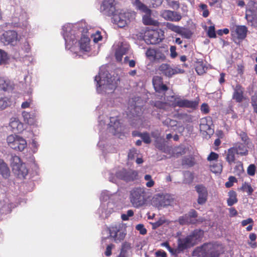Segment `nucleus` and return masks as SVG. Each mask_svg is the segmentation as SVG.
<instances>
[{
  "mask_svg": "<svg viewBox=\"0 0 257 257\" xmlns=\"http://www.w3.org/2000/svg\"><path fill=\"white\" fill-rule=\"evenodd\" d=\"M109 232L108 238L112 239L115 243H119L124 239L126 233L120 223L113 224L107 228Z\"/></svg>",
  "mask_w": 257,
  "mask_h": 257,
  "instance_id": "423d86ee",
  "label": "nucleus"
},
{
  "mask_svg": "<svg viewBox=\"0 0 257 257\" xmlns=\"http://www.w3.org/2000/svg\"><path fill=\"white\" fill-rule=\"evenodd\" d=\"M250 147V146L239 142L234 143L233 146L227 150L225 158L226 162L229 165L234 163L235 161V155L240 156H246L248 154V149Z\"/></svg>",
  "mask_w": 257,
  "mask_h": 257,
  "instance_id": "20e7f679",
  "label": "nucleus"
},
{
  "mask_svg": "<svg viewBox=\"0 0 257 257\" xmlns=\"http://www.w3.org/2000/svg\"><path fill=\"white\" fill-rule=\"evenodd\" d=\"M219 155L215 153L214 152H211L209 155L208 156L207 158V161L209 162H212V161H218V159L219 158Z\"/></svg>",
  "mask_w": 257,
  "mask_h": 257,
  "instance_id": "49530a36",
  "label": "nucleus"
},
{
  "mask_svg": "<svg viewBox=\"0 0 257 257\" xmlns=\"http://www.w3.org/2000/svg\"><path fill=\"white\" fill-rule=\"evenodd\" d=\"M152 82L154 88L155 89L163 82V78L162 77L159 76H155L153 78Z\"/></svg>",
  "mask_w": 257,
  "mask_h": 257,
  "instance_id": "c03bdc74",
  "label": "nucleus"
},
{
  "mask_svg": "<svg viewBox=\"0 0 257 257\" xmlns=\"http://www.w3.org/2000/svg\"><path fill=\"white\" fill-rule=\"evenodd\" d=\"M145 38L147 43L157 44L164 39V32L161 29L149 30L146 31Z\"/></svg>",
  "mask_w": 257,
  "mask_h": 257,
  "instance_id": "6e6552de",
  "label": "nucleus"
},
{
  "mask_svg": "<svg viewBox=\"0 0 257 257\" xmlns=\"http://www.w3.org/2000/svg\"><path fill=\"white\" fill-rule=\"evenodd\" d=\"M133 135L134 136H138L141 137L143 142L147 144H149L151 142V139L150 138V136L148 133H135L134 132L133 133Z\"/></svg>",
  "mask_w": 257,
  "mask_h": 257,
  "instance_id": "473e14b6",
  "label": "nucleus"
},
{
  "mask_svg": "<svg viewBox=\"0 0 257 257\" xmlns=\"http://www.w3.org/2000/svg\"><path fill=\"white\" fill-rule=\"evenodd\" d=\"M199 127L201 132L205 133L208 135L213 132V130L211 128L210 125L207 123V119L206 118L201 119Z\"/></svg>",
  "mask_w": 257,
  "mask_h": 257,
  "instance_id": "393cba45",
  "label": "nucleus"
},
{
  "mask_svg": "<svg viewBox=\"0 0 257 257\" xmlns=\"http://www.w3.org/2000/svg\"><path fill=\"white\" fill-rule=\"evenodd\" d=\"M200 110L203 114H207L209 112L210 109L207 103H203L201 105Z\"/></svg>",
  "mask_w": 257,
  "mask_h": 257,
  "instance_id": "4d7b16f0",
  "label": "nucleus"
},
{
  "mask_svg": "<svg viewBox=\"0 0 257 257\" xmlns=\"http://www.w3.org/2000/svg\"><path fill=\"white\" fill-rule=\"evenodd\" d=\"M144 179L146 181H148L146 184V185L147 187L151 188L154 185L155 182L152 179V176L150 175H146L144 177Z\"/></svg>",
  "mask_w": 257,
  "mask_h": 257,
  "instance_id": "a18cd8bd",
  "label": "nucleus"
},
{
  "mask_svg": "<svg viewBox=\"0 0 257 257\" xmlns=\"http://www.w3.org/2000/svg\"><path fill=\"white\" fill-rule=\"evenodd\" d=\"M204 232L201 229H195L189 235L184 238L178 239V249L182 251L198 243L203 236Z\"/></svg>",
  "mask_w": 257,
  "mask_h": 257,
  "instance_id": "f03ea898",
  "label": "nucleus"
},
{
  "mask_svg": "<svg viewBox=\"0 0 257 257\" xmlns=\"http://www.w3.org/2000/svg\"><path fill=\"white\" fill-rule=\"evenodd\" d=\"M177 34L180 35L183 38L187 39H190L193 34L189 29L181 27H180Z\"/></svg>",
  "mask_w": 257,
  "mask_h": 257,
  "instance_id": "2f4dec72",
  "label": "nucleus"
},
{
  "mask_svg": "<svg viewBox=\"0 0 257 257\" xmlns=\"http://www.w3.org/2000/svg\"><path fill=\"white\" fill-rule=\"evenodd\" d=\"M232 99L236 102H241L244 99L243 88L239 84L235 86L232 95Z\"/></svg>",
  "mask_w": 257,
  "mask_h": 257,
  "instance_id": "412c9836",
  "label": "nucleus"
},
{
  "mask_svg": "<svg viewBox=\"0 0 257 257\" xmlns=\"http://www.w3.org/2000/svg\"><path fill=\"white\" fill-rule=\"evenodd\" d=\"M130 46L129 44L126 42H122L119 45L117 50L122 53V54H125L127 53Z\"/></svg>",
  "mask_w": 257,
  "mask_h": 257,
  "instance_id": "58836bf2",
  "label": "nucleus"
},
{
  "mask_svg": "<svg viewBox=\"0 0 257 257\" xmlns=\"http://www.w3.org/2000/svg\"><path fill=\"white\" fill-rule=\"evenodd\" d=\"M157 257H167V253L163 250H159L155 253Z\"/></svg>",
  "mask_w": 257,
  "mask_h": 257,
  "instance_id": "774afa93",
  "label": "nucleus"
},
{
  "mask_svg": "<svg viewBox=\"0 0 257 257\" xmlns=\"http://www.w3.org/2000/svg\"><path fill=\"white\" fill-rule=\"evenodd\" d=\"M168 87L166 85L163 84V82L159 85L157 87H156L155 89L156 91L160 92L161 91H166L168 90Z\"/></svg>",
  "mask_w": 257,
  "mask_h": 257,
  "instance_id": "6e6d98bb",
  "label": "nucleus"
},
{
  "mask_svg": "<svg viewBox=\"0 0 257 257\" xmlns=\"http://www.w3.org/2000/svg\"><path fill=\"white\" fill-rule=\"evenodd\" d=\"M161 16L165 20L172 22H179L182 19V16L175 11L163 10L161 12Z\"/></svg>",
  "mask_w": 257,
  "mask_h": 257,
  "instance_id": "f3484780",
  "label": "nucleus"
},
{
  "mask_svg": "<svg viewBox=\"0 0 257 257\" xmlns=\"http://www.w3.org/2000/svg\"><path fill=\"white\" fill-rule=\"evenodd\" d=\"M116 178L126 182L134 181L137 179L138 173L137 171L132 169H122L115 174Z\"/></svg>",
  "mask_w": 257,
  "mask_h": 257,
  "instance_id": "ddd939ff",
  "label": "nucleus"
},
{
  "mask_svg": "<svg viewBox=\"0 0 257 257\" xmlns=\"http://www.w3.org/2000/svg\"><path fill=\"white\" fill-rule=\"evenodd\" d=\"M11 167L13 173L19 178L24 179L28 174L26 164L22 163L20 158L16 155L12 157Z\"/></svg>",
  "mask_w": 257,
  "mask_h": 257,
  "instance_id": "39448f33",
  "label": "nucleus"
},
{
  "mask_svg": "<svg viewBox=\"0 0 257 257\" xmlns=\"http://www.w3.org/2000/svg\"><path fill=\"white\" fill-rule=\"evenodd\" d=\"M9 60L8 53L4 50L0 49V64H6Z\"/></svg>",
  "mask_w": 257,
  "mask_h": 257,
  "instance_id": "ea45409f",
  "label": "nucleus"
},
{
  "mask_svg": "<svg viewBox=\"0 0 257 257\" xmlns=\"http://www.w3.org/2000/svg\"><path fill=\"white\" fill-rule=\"evenodd\" d=\"M154 106L159 109H166L169 106V104L166 102H163L161 101H155L153 102Z\"/></svg>",
  "mask_w": 257,
  "mask_h": 257,
  "instance_id": "4c0bfd02",
  "label": "nucleus"
},
{
  "mask_svg": "<svg viewBox=\"0 0 257 257\" xmlns=\"http://www.w3.org/2000/svg\"><path fill=\"white\" fill-rule=\"evenodd\" d=\"M93 41L95 43H97L102 40V37L101 35V33L97 31L93 35Z\"/></svg>",
  "mask_w": 257,
  "mask_h": 257,
  "instance_id": "680f3d73",
  "label": "nucleus"
},
{
  "mask_svg": "<svg viewBox=\"0 0 257 257\" xmlns=\"http://www.w3.org/2000/svg\"><path fill=\"white\" fill-rule=\"evenodd\" d=\"M164 223H165V221L164 220L159 219L157 221H156L152 224L153 228L154 229L157 228L159 227V226H161Z\"/></svg>",
  "mask_w": 257,
  "mask_h": 257,
  "instance_id": "69168bd1",
  "label": "nucleus"
},
{
  "mask_svg": "<svg viewBox=\"0 0 257 257\" xmlns=\"http://www.w3.org/2000/svg\"><path fill=\"white\" fill-rule=\"evenodd\" d=\"M240 190H241L243 192H246L248 195H251L253 192V189L251 187V185L246 182H244L242 184L240 188Z\"/></svg>",
  "mask_w": 257,
  "mask_h": 257,
  "instance_id": "e433bc0d",
  "label": "nucleus"
},
{
  "mask_svg": "<svg viewBox=\"0 0 257 257\" xmlns=\"http://www.w3.org/2000/svg\"><path fill=\"white\" fill-rule=\"evenodd\" d=\"M198 213L194 209H191L188 213L179 217L178 221L180 225L194 224L197 222Z\"/></svg>",
  "mask_w": 257,
  "mask_h": 257,
  "instance_id": "2eb2a0df",
  "label": "nucleus"
},
{
  "mask_svg": "<svg viewBox=\"0 0 257 257\" xmlns=\"http://www.w3.org/2000/svg\"><path fill=\"white\" fill-rule=\"evenodd\" d=\"M7 141L8 146L16 151H22L27 147L26 140L17 135H9L7 137Z\"/></svg>",
  "mask_w": 257,
  "mask_h": 257,
  "instance_id": "9b49d317",
  "label": "nucleus"
},
{
  "mask_svg": "<svg viewBox=\"0 0 257 257\" xmlns=\"http://www.w3.org/2000/svg\"><path fill=\"white\" fill-rule=\"evenodd\" d=\"M133 4L138 10H139L143 13L149 11L150 10L147 6L142 3L140 0H133Z\"/></svg>",
  "mask_w": 257,
  "mask_h": 257,
  "instance_id": "72a5a7b5",
  "label": "nucleus"
},
{
  "mask_svg": "<svg viewBox=\"0 0 257 257\" xmlns=\"http://www.w3.org/2000/svg\"><path fill=\"white\" fill-rule=\"evenodd\" d=\"M207 35L210 38H215L216 37L214 26H211L209 27Z\"/></svg>",
  "mask_w": 257,
  "mask_h": 257,
  "instance_id": "8fccbe9b",
  "label": "nucleus"
},
{
  "mask_svg": "<svg viewBox=\"0 0 257 257\" xmlns=\"http://www.w3.org/2000/svg\"><path fill=\"white\" fill-rule=\"evenodd\" d=\"M63 38L65 39V43L66 44V47H68V44H74L76 43L77 40L75 38L74 36L73 37H72L71 36H70L69 33L67 32V28L65 27H64L63 28Z\"/></svg>",
  "mask_w": 257,
  "mask_h": 257,
  "instance_id": "bb28decb",
  "label": "nucleus"
},
{
  "mask_svg": "<svg viewBox=\"0 0 257 257\" xmlns=\"http://www.w3.org/2000/svg\"><path fill=\"white\" fill-rule=\"evenodd\" d=\"M10 103V100L7 97L0 98V109L3 110L8 107Z\"/></svg>",
  "mask_w": 257,
  "mask_h": 257,
  "instance_id": "a19ab883",
  "label": "nucleus"
},
{
  "mask_svg": "<svg viewBox=\"0 0 257 257\" xmlns=\"http://www.w3.org/2000/svg\"><path fill=\"white\" fill-rule=\"evenodd\" d=\"M167 51L161 48L156 49L149 48L146 52V55L152 62L159 63L166 60Z\"/></svg>",
  "mask_w": 257,
  "mask_h": 257,
  "instance_id": "1a4fd4ad",
  "label": "nucleus"
},
{
  "mask_svg": "<svg viewBox=\"0 0 257 257\" xmlns=\"http://www.w3.org/2000/svg\"><path fill=\"white\" fill-rule=\"evenodd\" d=\"M110 126L113 128L116 133H119L121 131L120 123L117 120L114 122L113 125L111 124Z\"/></svg>",
  "mask_w": 257,
  "mask_h": 257,
  "instance_id": "052dcab7",
  "label": "nucleus"
},
{
  "mask_svg": "<svg viewBox=\"0 0 257 257\" xmlns=\"http://www.w3.org/2000/svg\"><path fill=\"white\" fill-rule=\"evenodd\" d=\"M237 179L234 176H230L228 178V181L225 184V186L226 188H230L233 185V183L236 182Z\"/></svg>",
  "mask_w": 257,
  "mask_h": 257,
  "instance_id": "3c124183",
  "label": "nucleus"
},
{
  "mask_svg": "<svg viewBox=\"0 0 257 257\" xmlns=\"http://www.w3.org/2000/svg\"><path fill=\"white\" fill-rule=\"evenodd\" d=\"M228 198L227 200V203L228 206H231L238 201L237 194L235 191L230 190L228 192Z\"/></svg>",
  "mask_w": 257,
  "mask_h": 257,
  "instance_id": "7c9ffc66",
  "label": "nucleus"
},
{
  "mask_svg": "<svg viewBox=\"0 0 257 257\" xmlns=\"http://www.w3.org/2000/svg\"><path fill=\"white\" fill-rule=\"evenodd\" d=\"M10 126L15 133H19L24 130L23 124L17 118H12Z\"/></svg>",
  "mask_w": 257,
  "mask_h": 257,
  "instance_id": "4be33fe9",
  "label": "nucleus"
},
{
  "mask_svg": "<svg viewBox=\"0 0 257 257\" xmlns=\"http://www.w3.org/2000/svg\"><path fill=\"white\" fill-rule=\"evenodd\" d=\"M0 40L5 45L15 46L18 40V33L14 30L5 31L1 36Z\"/></svg>",
  "mask_w": 257,
  "mask_h": 257,
  "instance_id": "4468645a",
  "label": "nucleus"
},
{
  "mask_svg": "<svg viewBox=\"0 0 257 257\" xmlns=\"http://www.w3.org/2000/svg\"><path fill=\"white\" fill-rule=\"evenodd\" d=\"M131 14L128 12H120L112 16V22L119 28H123L131 22Z\"/></svg>",
  "mask_w": 257,
  "mask_h": 257,
  "instance_id": "f8f14e48",
  "label": "nucleus"
},
{
  "mask_svg": "<svg viewBox=\"0 0 257 257\" xmlns=\"http://www.w3.org/2000/svg\"><path fill=\"white\" fill-rule=\"evenodd\" d=\"M200 102L199 97L194 100H189L182 98L180 96H174V100L172 104L174 107L178 106L181 108H186L192 111L197 109Z\"/></svg>",
  "mask_w": 257,
  "mask_h": 257,
  "instance_id": "0eeeda50",
  "label": "nucleus"
},
{
  "mask_svg": "<svg viewBox=\"0 0 257 257\" xmlns=\"http://www.w3.org/2000/svg\"><path fill=\"white\" fill-rule=\"evenodd\" d=\"M134 212L133 210H128L127 211L126 214H121V219L124 220L126 221L128 220L130 217H132L134 215Z\"/></svg>",
  "mask_w": 257,
  "mask_h": 257,
  "instance_id": "603ef678",
  "label": "nucleus"
},
{
  "mask_svg": "<svg viewBox=\"0 0 257 257\" xmlns=\"http://www.w3.org/2000/svg\"><path fill=\"white\" fill-rule=\"evenodd\" d=\"M249 238L251 242H248V243L252 248H255L257 246L256 243L254 241L256 238V235L254 233H251L249 235Z\"/></svg>",
  "mask_w": 257,
  "mask_h": 257,
  "instance_id": "37998d69",
  "label": "nucleus"
},
{
  "mask_svg": "<svg viewBox=\"0 0 257 257\" xmlns=\"http://www.w3.org/2000/svg\"><path fill=\"white\" fill-rule=\"evenodd\" d=\"M90 39L88 36L85 35H82L79 41V46L80 50L83 52H88L91 50L90 45Z\"/></svg>",
  "mask_w": 257,
  "mask_h": 257,
  "instance_id": "aec40b11",
  "label": "nucleus"
},
{
  "mask_svg": "<svg viewBox=\"0 0 257 257\" xmlns=\"http://www.w3.org/2000/svg\"><path fill=\"white\" fill-rule=\"evenodd\" d=\"M160 75L165 76L168 78H171L174 75L178 74L184 73L185 71L183 69L177 67H172L170 64L164 63L160 65L157 70Z\"/></svg>",
  "mask_w": 257,
  "mask_h": 257,
  "instance_id": "9d476101",
  "label": "nucleus"
},
{
  "mask_svg": "<svg viewBox=\"0 0 257 257\" xmlns=\"http://www.w3.org/2000/svg\"><path fill=\"white\" fill-rule=\"evenodd\" d=\"M168 87L166 85L163 84V82L159 85L157 87H156L155 89L156 91L160 92L161 91H166L168 90Z\"/></svg>",
  "mask_w": 257,
  "mask_h": 257,
  "instance_id": "5fc2aeb1",
  "label": "nucleus"
},
{
  "mask_svg": "<svg viewBox=\"0 0 257 257\" xmlns=\"http://www.w3.org/2000/svg\"><path fill=\"white\" fill-rule=\"evenodd\" d=\"M129 200L135 208H140L146 204L148 200L146 189L137 187L132 188L129 192Z\"/></svg>",
  "mask_w": 257,
  "mask_h": 257,
  "instance_id": "7ed1b4c3",
  "label": "nucleus"
},
{
  "mask_svg": "<svg viewBox=\"0 0 257 257\" xmlns=\"http://www.w3.org/2000/svg\"><path fill=\"white\" fill-rule=\"evenodd\" d=\"M124 54H122V53L120 52L118 50H116L115 54V58L118 61H121L122 60V56Z\"/></svg>",
  "mask_w": 257,
  "mask_h": 257,
  "instance_id": "338daca9",
  "label": "nucleus"
},
{
  "mask_svg": "<svg viewBox=\"0 0 257 257\" xmlns=\"http://www.w3.org/2000/svg\"><path fill=\"white\" fill-rule=\"evenodd\" d=\"M166 27L173 32L178 33L180 27L179 26L175 25L174 24L170 23H167L166 24Z\"/></svg>",
  "mask_w": 257,
  "mask_h": 257,
  "instance_id": "de8ad7c7",
  "label": "nucleus"
},
{
  "mask_svg": "<svg viewBox=\"0 0 257 257\" xmlns=\"http://www.w3.org/2000/svg\"><path fill=\"white\" fill-rule=\"evenodd\" d=\"M247 174L250 176H253L255 173V166L254 164H250L247 169Z\"/></svg>",
  "mask_w": 257,
  "mask_h": 257,
  "instance_id": "13d9d810",
  "label": "nucleus"
},
{
  "mask_svg": "<svg viewBox=\"0 0 257 257\" xmlns=\"http://www.w3.org/2000/svg\"><path fill=\"white\" fill-rule=\"evenodd\" d=\"M251 100L254 112L257 113V97H252Z\"/></svg>",
  "mask_w": 257,
  "mask_h": 257,
  "instance_id": "0e129e2a",
  "label": "nucleus"
},
{
  "mask_svg": "<svg viewBox=\"0 0 257 257\" xmlns=\"http://www.w3.org/2000/svg\"><path fill=\"white\" fill-rule=\"evenodd\" d=\"M114 247L113 244H110L106 247V250L105 251L104 254L106 256H109L111 255V250Z\"/></svg>",
  "mask_w": 257,
  "mask_h": 257,
  "instance_id": "e2e57ef3",
  "label": "nucleus"
},
{
  "mask_svg": "<svg viewBox=\"0 0 257 257\" xmlns=\"http://www.w3.org/2000/svg\"><path fill=\"white\" fill-rule=\"evenodd\" d=\"M182 163L183 165H187L189 167L194 166L195 162L194 159L192 157H185L183 160Z\"/></svg>",
  "mask_w": 257,
  "mask_h": 257,
  "instance_id": "09e8293b",
  "label": "nucleus"
},
{
  "mask_svg": "<svg viewBox=\"0 0 257 257\" xmlns=\"http://www.w3.org/2000/svg\"><path fill=\"white\" fill-rule=\"evenodd\" d=\"M95 80L97 82L96 86L97 91H99L101 87H102V89H104L105 91H107L108 89H110L111 90L114 89V86L112 84L103 83V80H101L99 75H97L95 77Z\"/></svg>",
  "mask_w": 257,
  "mask_h": 257,
  "instance_id": "b1692460",
  "label": "nucleus"
},
{
  "mask_svg": "<svg viewBox=\"0 0 257 257\" xmlns=\"http://www.w3.org/2000/svg\"><path fill=\"white\" fill-rule=\"evenodd\" d=\"M115 0H103L100 6V12L107 16H113L116 12Z\"/></svg>",
  "mask_w": 257,
  "mask_h": 257,
  "instance_id": "dca6fc26",
  "label": "nucleus"
},
{
  "mask_svg": "<svg viewBox=\"0 0 257 257\" xmlns=\"http://www.w3.org/2000/svg\"><path fill=\"white\" fill-rule=\"evenodd\" d=\"M131 248L130 243L125 242L122 244L119 257H126L127 251Z\"/></svg>",
  "mask_w": 257,
  "mask_h": 257,
  "instance_id": "f704fd0d",
  "label": "nucleus"
},
{
  "mask_svg": "<svg viewBox=\"0 0 257 257\" xmlns=\"http://www.w3.org/2000/svg\"><path fill=\"white\" fill-rule=\"evenodd\" d=\"M0 174L5 178H8L10 176L9 168L4 161L1 159H0Z\"/></svg>",
  "mask_w": 257,
  "mask_h": 257,
  "instance_id": "a878e982",
  "label": "nucleus"
},
{
  "mask_svg": "<svg viewBox=\"0 0 257 257\" xmlns=\"http://www.w3.org/2000/svg\"><path fill=\"white\" fill-rule=\"evenodd\" d=\"M247 32V29L245 26H237L234 31H231V35L238 40H242L246 38Z\"/></svg>",
  "mask_w": 257,
  "mask_h": 257,
  "instance_id": "6ab92c4d",
  "label": "nucleus"
},
{
  "mask_svg": "<svg viewBox=\"0 0 257 257\" xmlns=\"http://www.w3.org/2000/svg\"><path fill=\"white\" fill-rule=\"evenodd\" d=\"M239 136L242 141L241 143H244V144L251 146L252 145L251 141L246 133L241 132L239 134Z\"/></svg>",
  "mask_w": 257,
  "mask_h": 257,
  "instance_id": "c9c22d12",
  "label": "nucleus"
},
{
  "mask_svg": "<svg viewBox=\"0 0 257 257\" xmlns=\"http://www.w3.org/2000/svg\"><path fill=\"white\" fill-rule=\"evenodd\" d=\"M173 199L169 194H166L160 197L159 200V206L161 207H166L170 205L173 202Z\"/></svg>",
  "mask_w": 257,
  "mask_h": 257,
  "instance_id": "c756f323",
  "label": "nucleus"
},
{
  "mask_svg": "<svg viewBox=\"0 0 257 257\" xmlns=\"http://www.w3.org/2000/svg\"><path fill=\"white\" fill-rule=\"evenodd\" d=\"M145 14L143 16V22L145 25H151L154 26H159V22L154 20L151 17V10L145 12Z\"/></svg>",
  "mask_w": 257,
  "mask_h": 257,
  "instance_id": "5701e85b",
  "label": "nucleus"
},
{
  "mask_svg": "<svg viewBox=\"0 0 257 257\" xmlns=\"http://www.w3.org/2000/svg\"><path fill=\"white\" fill-rule=\"evenodd\" d=\"M136 229L140 231V233L142 235H145L147 233V229L142 224H138L136 226Z\"/></svg>",
  "mask_w": 257,
  "mask_h": 257,
  "instance_id": "bf43d9fd",
  "label": "nucleus"
},
{
  "mask_svg": "<svg viewBox=\"0 0 257 257\" xmlns=\"http://www.w3.org/2000/svg\"><path fill=\"white\" fill-rule=\"evenodd\" d=\"M224 252L223 244L218 243H207L196 247L192 252L194 257H219Z\"/></svg>",
  "mask_w": 257,
  "mask_h": 257,
  "instance_id": "f257e3e1",
  "label": "nucleus"
},
{
  "mask_svg": "<svg viewBox=\"0 0 257 257\" xmlns=\"http://www.w3.org/2000/svg\"><path fill=\"white\" fill-rule=\"evenodd\" d=\"M195 189L198 194V203L200 205L205 204L208 198V192L206 188L202 185H198L195 186Z\"/></svg>",
  "mask_w": 257,
  "mask_h": 257,
  "instance_id": "a211bd4d",
  "label": "nucleus"
},
{
  "mask_svg": "<svg viewBox=\"0 0 257 257\" xmlns=\"http://www.w3.org/2000/svg\"><path fill=\"white\" fill-rule=\"evenodd\" d=\"M195 69L198 75H201L206 72L207 67L202 61H197L195 63Z\"/></svg>",
  "mask_w": 257,
  "mask_h": 257,
  "instance_id": "c85d7f7f",
  "label": "nucleus"
},
{
  "mask_svg": "<svg viewBox=\"0 0 257 257\" xmlns=\"http://www.w3.org/2000/svg\"><path fill=\"white\" fill-rule=\"evenodd\" d=\"M209 168L210 171L213 173H221L223 169L222 161H216L211 163L210 164Z\"/></svg>",
  "mask_w": 257,
  "mask_h": 257,
  "instance_id": "cd10ccee",
  "label": "nucleus"
},
{
  "mask_svg": "<svg viewBox=\"0 0 257 257\" xmlns=\"http://www.w3.org/2000/svg\"><path fill=\"white\" fill-rule=\"evenodd\" d=\"M199 7L203 11L202 16L204 18L208 17L209 12L207 9V6L206 4H201L200 5Z\"/></svg>",
  "mask_w": 257,
  "mask_h": 257,
  "instance_id": "864d4df0",
  "label": "nucleus"
},
{
  "mask_svg": "<svg viewBox=\"0 0 257 257\" xmlns=\"http://www.w3.org/2000/svg\"><path fill=\"white\" fill-rule=\"evenodd\" d=\"M10 85V81L5 79L4 78H0V88L1 89L7 90Z\"/></svg>",
  "mask_w": 257,
  "mask_h": 257,
  "instance_id": "79ce46f5",
  "label": "nucleus"
}]
</instances>
